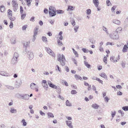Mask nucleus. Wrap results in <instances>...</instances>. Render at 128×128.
Masks as SVG:
<instances>
[{
    "label": "nucleus",
    "mask_w": 128,
    "mask_h": 128,
    "mask_svg": "<svg viewBox=\"0 0 128 128\" xmlns=\"http://www.w3.org/2000/svg\"><path fill=\"white\" fill-rule=\"evenodd\" d=\"M72 8H73V7L72 6H68L67 10H72Z\"/></svg>",
    "instance_id": "nucleus-60"
},
{
    "label": "nucleus",
    "mask_w": 128,
    "mask_h": 128,
    "mask_svg": "<svg viewBox=\"0 0 128 128\" xmlns=\"http://www.w3.org/2000/svg\"><path fill=\"white\" fill-rule=\"evenodd\" d=\"M22 14L21 15V18L22 20H23L25 17L26 16V14Z\"/></svg>",
    "instance_id": "nucleus-55"
},
{
    "label": "nucleus",
    "mask_w": 128,
    "mask_h": 128,
    "mask_svg": "<svg viewBox=\"0 0 128 128\" xmlns=\"http://www.w3.org/2000/svg\"><path fill=\"white\" fill-rule=\"evenodd\" d=\"M121 64L122 68H124L125 67V64L124 62L123 61L122 62Z\"/></svg>",
    "instance_id": "nucleus-54"
},
{
    "label": "nucleus",
    "mask_w": 128,
    "mask_h": 128,
    "mask_svg": "<svg viewBox=\"0 0 128 128\" xmlns=\"http://www.w3.org/2000/svg\"><path fill=\"white\" fill-rule=\"evenodd\" d=\"M37 35H35L34 34V35L33 36V38H32V41L33 42H34V41L36 39V36Z\"/></svg>",
    "instance_id": "nucleus-49"
},
{
    "label": "nucleus",
    "mask_w": 128,
    "mask_h": 128,
    "mask_svg": "<svg viewBox=\"0 0 128 128\" xmlns=\"http://www.w3.org/2000/svg\"><path fill=\"white\" fill-rule=\"evenodd\" d=\"M8 16L9 17H10V16H12V11L10 10H8Z\"/></svg>",
    "instance_id": "nucleus-36"
},
{
    "label": "nucleus",
    "mask_w": 128,
    "mask_h": 128,
    "mask_svg": "<svg viewBox=\"0 0 128 128\" xmlns=\"http://www.w3.org/2000/svg\"><path fill=\"white\" fill-rule=\"evenodd\" d=\"M79 27V26H75L74 28V30L75 32H77L78 30V29Z\"/></svg>",
    "instance_id": "nucleus-43"
},
{
    "label": "nucleus",
    "mask_w": 128,
    "mask_h": 128,
    "mask_svg": "<svg viewBox=\"0 0 128 128\" xmlns=\"http://www.w3.org/2000/svg\"><path fill=\"white\" fill-rule=\"evenodd\" d=\"M122 28L121 27H119L117 28L115 32L118 34V33H120V32L122 30Z\"/></svg>",
    "instance_id": "nucleus-23"
},
{
    "label": "nucleus",
    "mask_w": 128,
    "mask_h": 128,
    "mask_svg": "<svg viewBox=\"0 0 128 128\" xmlns=\"http://www.w3.org/2000/svg\"><path fill=\"white\" fill-rule=\"evenodd\" d=\"M27 25H25L24 26L22 27V30H25L26 28H27Z\"/></svg>",
    "instance_id": "nucleus-56"
},
{
    "label": "nucleus",
    "mask_w": 128,
    "mask_h": 128,
    "mask_svg": "<svg viewBox=\"0 0 128 128\" xmlns=\"http://www.w3.org/2000/svg\"><path fill=\"white\" fill-rule=\"evenodd\" d=\"M25 1H26L27 2L28 4H27V5H30V2L32 1V0H25Z\"/></svg>",
    "instance_id": "nucleus-51"
},
{
    "label": "nucleus",
    "mask_w": 128,
    "mask_h": 128,
    "mask_svg": "<svg viewBox=\"0 0 128 128\" xmlns=\"http://www.w3.org/2000/svg\"><path fill=\"white\" fill-rule=\"evenodd\" d=\"M57 43L58 45L61 46L63 45V44L62 42L60 41L59 39H58L57 40Z\"/></svg>",
    "instance_id": "nucleus-28"
},
{
    "label": "nucleus",
    "mask_w": 128,
    "mask_h": 128,
    "mask_svg": "<svg viewBox=\"0 0 128 128\" xmlns=\"http://www.w3.org/2000/svg\"><path fill=\"white\" fill-rule=\"evenodd\" d=\"M30 88L32 90H34L36 88H38V86L34 83H32L30 85Z\"/></svg>",
    "instance_id": "nucleus-11"
},
{
    "label": "nucleus",
    "mask_w": 128,
    "mask_h": 128,
    "mask_svg": "<svg viewBox=\"0 0 128 128\" xmlns=\"http://www.w3.org/2000/svg\"><path fill=\"white\" fill-rule=\"evenodd\" d=\"M48 84L49 85V86L50 87L53 88H54L56 89H58L59 88V86L57 87L55 85H54L50 81H48Z\"/></svg>",
    "instance_id": "nucleus-4"
},
{
    "label": "nucleus",
    "mask_w": 128,
    "mask_h": 128,
    "mask_svg": "<svg viewBox=\"0 0 128 128\" xmlns=\"http://www.w3.org/2000/svg\"><path fill=\"white\" fill-rule=\"evenodd\" d=\"M122 109L124 111H126L128 110V106H125L123 107L122 108Z\"/></svg>",
    "instance_id": "nucleus-39"
},
{
    "label": "nucleus",
    "mask_w": 128,
    "mask_h": 128,
    "mask_svg": "<svg viewBox=\"0 0 128 128\" xmlns=\"http://www.w3.org/2000/svg\"><path fill=\"white\" fill-rule=\"evenodd\" d=\"M43 86L44 88L46 90H47V88H48V85L47 83L44 84V85H42Z\"/></svg>",
    "instance_id": "nucleus-45"
},
{
    "label": "nucleus",
    "mask_w": 128,
    "mask_h": 128,
    "mask_svg": "<svg viewBox=\"0 0 128 128\" xmlns=\"http://www.w3.org/2000/svg\"><path fill=\"white\" fill-rule=\"evenodd\" d=\"M10 112L11 113H16L17 112V110L14 109V107H11L10 110Z\"/></svg>",
    "instance_id": "nucleus-10"
},
{
    "label": "nucleus",
    "mask_w": 128,
    "mask_h": 128,
    "mask_svg": "<svg viewBox=\"0 0 128 128\" xmlns=\"http://www.w3.org/2000/svg\"><path fill=\"white\" fill-rule=\"evenodd\" d=\"M72 60L74 62V64H76V65H77V62L76 61V60L74 58H72Z\"/></svg>",
    "instance_id": "nucleus-64"
},
{
    "label": "nucleus",
    "mask_w": 128,
    "mask_h": 128,
    "mask_svg": "<svg viewBox=\"0 0 128 128\" xmlns=\"http://www.w3.org/2000/svg\"><path fill=\"white\" fill-rule=\"evenodd\" d=\"M128 47L126 44L124 45L123 49L122 50V52H124L127 51V50L128 49Z\"/></svg>",
    "instance_id": "nucleus-17"
},
{
    "label": "nucleus",
    "mask_w": 128,
    "mask_h": 128,
    "mask_svg": "<svg viewBox=\"0 0 128 128\" xmlns=\"http://www.w3.org/2000/svg\"><path fill=\"white\" fill-rule=\"evenodd\" d=\"M72 122L69 120H66V125L70 128H73V126L72 124Z\"/></svg>",
    "instance_id": "nucleus-8"
},
{
    "label": "nucleus",
    "mask_w": 128,
    "mask_h": 128,
    "mask_svg": "<svg viewBox=\"0 0 128 128\" xmlns=\"http://www.w3.org/2000/svg\"><path fill=\"white\" fill-rule=\"evenodd\" d=\"M58 60L60 62V64L62 66H64L65 64L66 60L64 56L62 54L61 56L59 54L58 56Z\"/></svg>",
    "instance_id": "nucleus-1"
},
{
    "label": "nucleus",
    "mask_w": 128,
    "mask_h": 128,
    "mask_svg": "<svg viewBox=\"0 0 128 128\" xmlns=\"http://www.w3.org/2000/svg\"><path fill=\"white\" fill-rule=\"evenodd\" d=\"M48 118H54V117L53 114L50 112H48Z\"/></svg>",
    "instance_id": "nucleus-24"
},
{
    "label": "nucleus",
    "mask_w": 128,
    "mask_h": 128,
    "mask_svg": "<svg viewBox=\"0 0 128 128\" xmlns=\"http://www.w3.org/2000/svg\"><path fill=\"white\" fill-rule=\"evenodd\" d=\"M22 122L23 123L22 125L23 126H25L26 125V122L25 121L24 119H23L22 121Z\"/></svg>",
    "instance_id": "nucleus-35"
},
{
    "label": "nucleus",
    "mask_w": 128,
    "mask_h": 128,
    "mask_svg": "<svg viewBox=\"0 0 128 128\" xmlns=\"http://www.w3.org/2000/svg\"><path fill=\"white\" fill-rule=\"evenodd\" d=\"M99 50L101 52H103L104 51L103 48L102 46H99Z\"/></svg>",
    "instance_id": "nucleus-57"
},
{
    "label": "nucleus",
    "mask_w": 128,
    "mask_h": 128,
    "mask_svg": "<svg viewBox=\"0 0 128 128\" xmlns=\"http://www.w3.org/2000/svg\"><path fill=\"white\" fill-rule=\"evenodd\" d=\"M24 11L23 9V8L22 6H20V14H22L23 13Z\"/></svg>",
    "instance_id": "nucleus-48"
},
{
    "label": "nucleus",
    "mask_w": 128,
    "mask_h": 128,
    "mask_svg": "<svg viewBox=\"0 0 128 128\" xmlns=\"http://www.w3.org/2000/svg\"><path fill=\"white\" fill-rule=\"evenodd\" d=\"M45 49L47 52L50 55L52 56H54V54L52 51L49 48L45 47Z\"/></svg>",
    "instance_id": "nucleus-6"
},
{
    "label": "nucleus",
    "mask_w": 128,
    "mask_h": 128,
    "mask_svg": "<svg viewBox=\"0 0 128 128\" xmlns=\"http://www.w3.org/2000/svg\"><path fill=\"white\" fill-rule=\"evenodd\" d=\"M28 56L30 60H32L34 58L33 53L32 51H28L27 53Z\"/></svg>",
    "instance_id": "nucleus-5"
},
{
    "label": "nucleus",
    "mask_w": 128,
    "mask_h": 128,
    "mask_svg": "<svg viewBox=\"0 0 128 128\" xmlns=\"http://www.w3.org/2000/svg\"><path fill=\"white\" fill-rule=\"evenodd\" d=\"M38 26H36L34 29V34L35 35H37L38 31Z\"/></svg>",
    "instance_id": "nucleus-15"
},
{
    "label": "nucleus",
    "mask_w": 128,
    "mask_h": 128,
    "mask_svg": "<svg viewBox=\"0 0 128 128\" xmlns=\"http://www.w3.org/2000/svg\"><path fill=\"white\" fill-rule=\"evenodd\" d=\"M0 74L2 76H9V74H8L6 72L4 71H0Z\"/></svg>",
    "instance_id": "nucleus-13"
},
{
    "label": "nucleus",
    "mask_w": 128,
    "mask_h": 128,
    "mask_svg": "<svg viewBox=\"0 0 128 128\" xmlns=\"http://www.w3.org/2000/svg\"><path fill=\"white\" fill-rule=\"evenodd\" d=\"M116 112H111V114L112 116V118H113L114 116L116 115Z\"/></svg>",
    "instance_id": "nucleus-46"
},
{
    "label": "nucleus",
    "mask_w": 128,
    "mask_h": 128,
    "mask_svg": "<svg viewBox=\"0 0 128 128\" xmlns=\"http://www.w3.org/2000/svg\"><path fill=\"white\" fill-rule=\"evenodd\" d=\"M99 106L96 104H93L92 105V107L94 109H98Z\"/></svg>",
    "instance_id": "nucleus-18"
},
{
    "label": "nucleus",
    "mask_w": 128,
    "mask_h": 128,
    "mask_svg": "<svg viewBox=\"0 0 128 128\" xmlns=\"http://www.w3.org/2000/svg\"><path fill=\"white\" fill-rule=\"evenodd\" d=\"M22 84V80H18L16 81V83L15 84L16 88H18Z\"/></svg>",
    "instance_id": "nucleus-7"
},
{
    "label": "nucleus",
    "mask_w": 128,
    "mask_h": 128,
    "mask_svg": "<svg viewBox=\"0 0 128 128\" xmlns=\"http://www.w3.org/2000/svg\"><path fill=\"white\" fill-rule=\"evenodd\" d=\"M55 10L54 7L52 6L50 7L49 8V14L50 16L52 17L56 15V14Z\"/></svg>",
    "instance_id": "nucleus-2"
},
{
    "label": "nucleus",
    "mask_w": 128,
    "mask_h": 128,
    "mask_svg": "<svg viewBox=\"0 0 128 128\" xmlns=\"http://www.w3.org/2000/svg\"><path fill=\"white\" fill-rule=\"evenodd\" d=\"M70 22L72 23V24L73 26H74L76 24L75 21L74 19H72V20H70Z\"/></svg>",
    "instance_id": "nucleus-40"
},
{
    "label": "nucleus",
    "mask_w": 128,
    "mask_h": 128,
    "mask_svg": "<svg viewBox=\"0 0 128 128\" xmlns=\"http://www.w3.org/2000/svg\"><path fill=\"white\" fill-rule=\"evenodd\" d=\"M11 43L12 44H14L16 43V39L14 38H12L10 40Z\"/></svg>",
    "instance_id": "nucleus-22"
},
{
    "label": "nucleus",
    "mask_w": 128,
    "mask_h": 128,
    "mask_svg": "<svg viewBox=\"0 0 128 128\" xmlns=\"http://www.w3.org/2000/svg\"><path fill=\"white\" fill-rule=\"evenodd\" d=\"M77 92L75 90H72L71 92V93L72 94H76Z\"/></svg>",
    "instance_id": "nucleus-53"
},
{
    "label": "nucleus",
    "mask_w": 128,
    "mask_h": 128,
    "mask_svg": "<svg viewBox=\"0 0 128 128\" xmlns=\"http://www.w3.org/2000/svg\"><path fill=\"white\" fill-rule=\"evenodd\" d=\"M110 36L111 38L114 40H118L119 38V35L115 31H114L112 34H110Z\"/></svg>",
    "instance_id": "nucleus-3"
},
{
    "label": "nucleus",
    "mask_w": 128,
    "mask_h": 128,
    "mask_svg": "<svg viewBox=\"0 0 128 128\" xmlns=\"http://www.w3.org/2000/svg\"><path fill=\"white\" fill-rule=\"evenodd\" d=\"M99 75L102 78H104L106 80H108L107 76L104 72H103L100 74Z\"/></svg>",
    "instance_id": "nucleus-12"
},
{
    "label": "nucleus",
    "mask_w": 128,
    "mask_h": 128,
    "mask_svg": "<svg viewBox=\"0 0 128 128\" xmlns=\"http://www.w3.org/2000/svg\"><path fill=\"white\" fill-rule=\"evenodd\" d=\"M18 54L17 52H15L14 54L13 57L18 59Z\"/></svg>",
    "instance_id": "nucleus-38"
},
{
    "label": "nucleus",
    "mask_w": 128,
    "mask_h": 128,
    "mask_svg": "<svg viewBox=\"0 0 128 128\" xmlns=\"http://www.w3.org/2000/svg\"><path fill=\"white\" fill-rule=\"evenodd\" d=\"M13 23L12 22H11L9 26L10 28H12L13 27Z\"/></svg>",
    "instance_id": "nucleus-61"
},
{
    "label": "nucleus",
    "mask_w": 128,
    "mask_h": 128,
    "mask_svg": "<svg viewBox=\"0 0 128 128\" xmlns=\"http://www.w3.org/2000/svg\"><path fill=\"white\" fill-rule=\"evenodd\" d=\"M102 29L104 31L106 32V33L107 34H109L108 31V30L107 28L105 26H102Z\"/></svg>",
    "instance_id": "nucleus-19"
},
{
    "label": "nucleus",
    "mask_w": 128,
    "mask_h": 128,
    "mask_svg": "<svg viewBox=\"0 0 128 128\" xmlns=\"http://www.w3.org/2000/svg\"><path fill=\"white\" fill-rule=\"evenodd\" d=\"M75 77L76 78H78V79L80 80H82V78L80 76H78L76 74L75 75Z\"/></svg>",
    "instance_id": "nucleus-41"
},
{
    "label": "nucleus",
    "mask_w": 128,
    "mask_h": 128,
    "mask_svg": "<svg viewBox=\"0 0 128 128\" xmlns=\"http://www.w3.org/2000/svg\"><path fill=\"white\" fill-rule=\"evenodd\" d=\"M66 105L68 106H72V104L70 103L68 100H67L66 102Z\"/></svg>",
    "instance_id": "nucleus-29"
},
{
    "label": "nucleus",
    "mask_w": 128,
    "mask_h": 128,
    "mask_svg": "<svg viewBox=\"0 0 128 128\" xmlns=\"http://www.w3.org/2000/svg\"><path fill=\"white\" fill-rule=\"evenodd\" d=\"M112 22L116 24L120 25V21L118 20L114 19L112 21Z\"/></svg>",
    "instance_id": "nucleus-16"
},
{
    "label": "nucleus",
    "mask_w": 128,
    "mask_h": 128,
    "mask_svg": "<svg viewBox=\"0 0 128 128\" xmlns=\"http://www.w3.org/2000/svg\"><path fill=\"white\" fill-rule=\"evenodd\" d=\"M12 5L13 7H14V6H18V5L16 4V2L15 0H13L12 1Z\"/></svg>",
    "instance_id": "nucleus-26"
},
{
    "label": "nucleus",
    "mask_w": 128,
    "mask_h": 128,
    "mask_svg": "<svg viewBox=\"0 0 128 128\" xmlns=\"http://www.w3.org/2000/svg\"><path fill=\"white\" fill-rule=\"evenodd\" d=\"M107 57H106V56H105V57H104V59H103V61L106 64L107 63Z\"/></svg>",
    "instance_id": "nucleus-52"
},
{
    "label": "nucleus",
    "mask_w": 128,
    "mask_h": 128,
    "mask_svg": "<svg viewBox=\"0 0 128 128\" xmlns=\"http://www.w3.org/2000/svg\"><path fill=\"white\" fill-rule=\"evenodd\" d=\"M62 83H64V84L66 86H68V84L67 83V82L66 81L63 80L62 81Z\"/></svg>",
    "instance_id": "nucleus-62"
},
{
    "label": "nucleus",
    "mask_w": 128,
    "mask_h": 128,
    "mask_svg": "<svg viewBox=\"0 0 128 128\" xmlns=\"http://www.w3.org/2000/svg\"><path fill=\"white\" fill-rule=\"evenodd\" d=\"M57 14H62L64 13V11L61 10H58L57 11Z\"/></svg>",
    "instance_id": "nucleus-34"
},
{
    "label": "nucleus",
    "mask_w": 128,
    "mask_h": 128,
    "mask_svg": "<svg viewBox=\"0 0 128 128\" xmlns=\"http://www.w3.org/2000/svg\"><path fill=\"white\" fill-rule=\"evenodd\" d=\"M18 8V6H14V7H13V10L14 11L16 12Z\"/></svg>",
    "instance_id": "nucleus-50"
},
{
    "label": "nucleus",
    "mask_w": 128,
    "mask_h": 128,
    "mask_svg": "<svg viewBox=\"0 0 128 128\" xmlns=\"http://www.w3.org/2000/svg\"><path fill=\"white\" fill-rule=\"evenodd\" d=\"M0 11L1 12H4L5 10V8L2 5L0 7Z\"/></svg>",
    "instance_id": "nucleus-30"
},
{
    "label": "nucleus",
    "mask_w": 128,
    "mask_h": 128,
    "mask_svg": "<svg viewBox=\"0 0 128 128\" xmlns=\"http://www.w3.org/2000/svg\"><path fill=\"white\" fill-rule=\"evenodd\" d=\"M22 95L21 94H17L15 95L18 98H20V97H22Z\"/></svg>",
    "instance_id": "nucleus-47"
},
{
    "label": "nucleus",
    "mask_w": 128,
    "mask_h": 128,
    "mask_svg": "<svg viewBox=\"0 0 128 128\" xmlns=\"http://www.w3.org/2000/svg\"><path fill=\"white\" fill-rule=\"evenodd\" d=\"M93 2L96 7H98L99 4L98 0H93Z\"/></svg>",
    "instance_id": "nucleus-14"
},
{
    "label": "nucleus",
    "mask_w": 128,
    "mask_h": 128,
    "mask_svg": "<svg viewBox=\"0 0 128 128\" xmlns=\"http://www.w3.org/2000/svg\"><path fill=\"white\" fill-rule=\"evenodd\" d=\"M106 4L108 6L112 5L111 3L109 0H107L106 1Z\"/></svg>",
    "instance_id": "nucleus-42"
},
{
    "label": "nucleus",
    "mask_w": 128,
    "mask_h": 128,
    "mask_svg": "<svg viewBox=\"0 0 128 128\" xmlns=\"http://www.w3.org/2000/svg\"><path fill=\"white\" fill-rule=\"evenodd\" d=\"M84 64L88 68H90V65L87 62L84 61Z\"/></svg>",
    "instance_id": "nucleus-27"
},
{
    "label": "nucleus",
    "mask_w": 128,
    "mask_h": 128,
    "mask_svg": "<svg viewBox=\"0 0 128 128\" xmlns=\"http://www.w3.org/2000/svg\"><path fill=\"white\" fill-rule=\"evenodd\" d=\"M72 50L73 51V52L74 53L76 56L77 57H78V53L73 48H72Z\"/></svg>",
    "instance_id": "nucleus-33"
},
{
    "label": "nucleus",
    "mask_w": 128,
    "mask_h": 128,
    "mask_svg": "<svg viewBox=\"0 0 128 128\" xmlns=\"http://www.w3.org/2000/svg\"><path fill=\"white\" fill-rule=\"evenodd\" d=\"M17 59L13 57L11 60V63L13 64H15L17 62Z\"/></svg>",
    "instance_id": "nucleus-21"
},
{
    "label": "nucleus",
    "mask_w": 128,
    "mask_h": 128,
    "mask_svg": "<svg viewBox=\"0 0 128 128\" xmlns=\"http://www.w3.org/2000/svg\"><path fill=\"white\" fill-rule=\"evenodd\" d=\"M5 125L4 124H1L0 125V128H5Z\"/></svg>",
    "instance_id": "nucleus-58"
},
{
    "label": "nucleus",
    "mask_w": 128,
    "mask_h": 128,
    "mask_svg": "<svg viewBox=\"0 0 128 128\" xmlns=\"http://www.w3.org/2000/svg\"><path fill=\"white\" fill-rule=\"evenodd\" d=\"M86 12L88 15L90 14H91V10L90 9H88L86 11Z\"/></svg>",
    "instance_id": "nucleus-37"
},
{
    "label": "nucleus",
    "mask_w": 128,
    "mask_h": 128,
    "mask_svg": "<svg viewBox=\"0 0 128 128\" xmlns=\"http://www.w3.org/2000/svg\"><path fill=\"white\" fill-rule=\"evenodd\" d=\"M96 80L98 81L100 83H101L102 84L103 81L100 80L99 78H98Z\"/></svg>",
    "instance_id": "nucleus-59"
},
{
    "label": "nucleus",
    "mask_w": 128,
    "mask_h": 128,
    "mask_svg": "<svg viewBox=\"0 0 128 128\" xmlns=\"http://www.w3.org/2000/svg\"><path fill=\"white\" fill-rule=\"evenodd\" d=\"M124 24L126 27L128 26V18H127L125 20L124 22Z\"/></svg>",
    "instance_id": "nucleus-25"
},
{
    "label": "nucleus",
    "mask_w": 128,
    "mask_h": 128,
    "mask_svg": "<svg viewBox=\"0 0 128 128\" xmlns=\"http://www.w3.org/2000/svg\"><path fill=\"white\" fill-rule=\"evenodd\" d=\"M83 51L85 53H87L89 52V50L88 49L85 48H83L82 49Z\"/></svg>",
    "instance_id": "nucleus-44"
},
{
    "label": "nucleus",
    "mask_w": 128,
    "mask_h": 128,
    "mask_svg": "<svg viewBox=\"0 0 128 128\" xmlns=\"http://www.w3.org/2000/svg\"><path fill=\"white\" fill-rule=\"evenodd\" d=\"M116 6H113L112 8H111V10L112 11H114L115 8H116Z\"/></svg>",
    "instance_id": "nucleus-63"
},
{
    "label": "nucleus",
    "mask_w": 128,
    "mask_h": 128,
    "mask_svg": "<svg viewBox=\"0 0 128 128\" xmlns=\"http://www.w3.org/2000/svg\"><path fill=\"white\" fill-rule=\"evenodd\" d=\"M42 39L44 42H47V40L46 37L44 36H42Z\"/></svg>",
    "instance_id": "nucleus-32"
},
{
    "label": "nucleus",
    "mask_w": 128,
    "mask_h": 128,
    "mask_svg": "<svg viewBox=\"0 0 128 128\" xmlns=\"http://www.w3.org/2000/svg\"><path fill=\"white\" fill-rule=\"evenodd\" d=\"M30 42H25L24 44V46L25 47V48L26 49L27 48V46L29 44Z\"/></svg>",
    "instance_id": "nucleus-31"
},
{
    "label": "nucleus",
    "mask_w": 128,
    "mask_h": 128,
    "mask_svg": "<svg viewBox=\"0 0 128 128\" xmlns=\"http://www.w3.org/2000/svg\"><path fill=\"white\" fill-rule=\"evenodd\" d=\"M22 99L26 100H28L29 98V95L28 94H23L22 96Z\"/></svg>",
    "instance_id": "nucleus-9"
},
{
    "label": "nucleus",
    "mask_w": 128,
    "mask_h": 128,
    "mask_svg": "<svg viewBox=\"0 0 128 128\" xmlns=\"http://www.w3.org/2000/svg\"><path fill=\"white\" fill-rule=\"evenodd\" d=\"M5 86L6 88L10 90H12L14 89V87L11 86L6 85Z\"/></svg>",
    "instance_id": "nucleus-20"
}]
</instances>
